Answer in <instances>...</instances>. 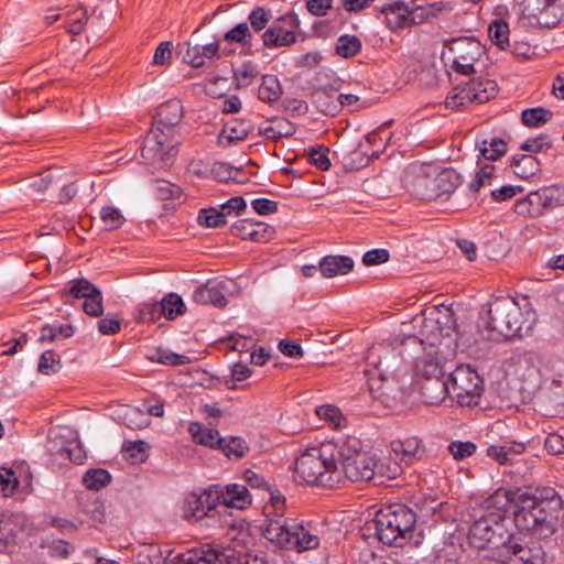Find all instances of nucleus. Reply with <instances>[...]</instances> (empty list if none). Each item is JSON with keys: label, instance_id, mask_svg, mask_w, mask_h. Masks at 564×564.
<instances>
[{"label": "nucleus", "instance_id": "obj_1", "mask_svg": "<svg viewBox=\"0 0 564 564\" xmlns=\"http://www.w3.org/2000/svg\"><path fill=\"white\" fill-rule=\"evenodd\" d=\"M489 501L510 505L517 529L540 540L551 538L564 518L563 500L553 487L498 489Z\"/></svg>", "mask_w": 564, "mask_h": 564}, {"label": "nucleus", "instance_id": "obj_2", "mask_svg": "<svg viewBox=\"0 0 564 564\" xmlns=\"http://www.w3.org/2000/svg\"><path fill=\"white\" fill-rule=\"evenodd\" d=\"M535 323L534 313L523 312L511 297H497L488 303L487 312L480 316L478 328L489 340L522 337Z\"/></svg>", "mask_w": 564, "mask_h": 564}, {"label": "nucleus", "instance_id": "obj_3", "mask_svg": "<svg viewBox=\"0 0 564 564\" xmlns=\"http://www.w3.org/2000/svg\"><path fill=\"white\" fill-rule=\"evenodd\" d=\"M273 517L267 514L262 528L264 538L284 550L303 552L316 549L319 545L317 530L311 523L304 524L295 519L283 517L282 509L285 499L272 496Z\"/></svg>", "mask_w": 564, "mask_h": 564}, {"label": "nucleus", "instance_id": "obj_4", "mask_svg": "<svg viewBox=\"0 0 564 564\" xmlns=\"http://www.w3.org/2000/svg\"><path fill=\"white\" fill-rule=\"evenodd\" d=\"M415 523L416 514L411 508L394 503L380 508L368 522V529H373L383 544L403 546L412 539Z\"/></svg>", "mask_w": 564, "mask_h": 564}, {"label": "nucleus", "instance_id": "obj_5", "mask_svg": "<svg viewBox=\"0 0 564 564\" xmlns=\"http://www.w3.org/2000/svg\"><path fill=\"white\" fill-rule=\"evenodd\" d=\"M337 442L306 449L295 462V474L310 485L332 487L337 475Z\"/></svg>", "mask_w": 564, "mask_h": 564}, {"label": "nucleus", "instance_id": "obj_6", "mask_svg": "<svg viewBox=\"0 0 564 564\" xmlns=\"http://www.w3.org/2000/svg\"><path fill=\"white\" fill-rule=\"evenodd\" d=\"M338 463L345 477L350 481H370L379 469L376 455L364 452L361 442L356 436H346L337 441Z\"/></svg>", "mask_w": 564, "mask_h": 564}, {"label": "nucleus", "instance_id": "obj_7", "mask_svg": "<svg viewBox=\"0 0 564 564\" xmlns=\"http://www.w3.org/2000/svg\"><path fill=\"white\" fill-rule=\"evenodd\" d=\"M459 183V174L452 169H445L438 173H430L421 169L417 173L406 176L409 192L422 200H435L448 196Z\"/></svg>", "mask_w": 564, "mask_h": 564}, {"label": "nucleus", "instance_id": "obj_8", "mask_svg": "<svg viewBox=\"0 0 564 564\" xmlns=\"http://www.w3.org/2000/svg\"><path fill=\"white\" fill-rule=\"evenodd\" d=\"M485 47L474 36H458L444 42L441 58L445 65L458 74L470 75L476 73L475 65L482 56Z\"/></svg>", "mask_w": 564, "mask_h": 564}, {"label": "nucleus", "instance_id": "obj_9", "mask_svg": "<svg viewBox=\"0 0 564 564\" xmlns=\"http://www.w3.org/2000/svg\"><path fill=\"white\" fill-rule=\"evenodd\" d=\"M514 8L531 26L551 29L564 19V0H516Z\"/></svg>", "mask_w": 564, "mask_h": 564}, {"label": "nucleus", "instance_id": "obj_10", "mask_svg": "<svg viewBox=\"0 0 564 564\" xmlns=\"http://www.w3.org/2000/svg\"><path fill=\"white\" fill-rule=\"evenodd\" d=\"M177 560L183 564H268L262 556L246 554L240 560L235 556L234 550L215 547L208 543L178 554Z\"/></svg>", "mask_w": 564, "mask_h": 564}, {"label": "nucleus", "instance_id": "obj_11", "mask_svg": "<svg viewBox=\"0 0 564 564\" xmlns=\"http://www.w3.org/2000/svg\"><path fill=\"white\" fill-rule=\"evenodd\" d=\"M451 398L469 405L482 393V379L470 366L459 365L448 376Z\"/></svg>", "mask_w": 564, "mask_h": 564}, {"label": "nucleus", "instance_id": "obj_12", "mask_svg": "<svg viewBox=\"0 0 564 564\" xmlns=\"http://www.w3.org/2000/svg\"><path fill=\"white\" fill-rule=\"evenodd\" d=\"M497 94V84L491 79H471L460 88L447 96L445 105L451 109L466 107L469 102L482 104L490 100Z\"/></svg>", "mask_w": 564, "mask_h": 564}, {"label": "nucleus", "instance_id": "obj_13", "mask_svg": "<svg viewBox=\"0 0 564 564\" xmlns=\"http://www.w3.org/2000/svg\"><path fill=\"white\" fill-rule=\"evenodd\" d=\"M175 142L169 134L151 129L141 150L142 158L159 170L169 169L174 161Z\"/></svg>", "mask_w": 564, "mask_h": 564}, {"label": "nucleus", "instance_id": "obj_14", "mask_svg": "<svg viewBox=\"0 0 564 564\" xmlns=\"http://www.w3.org/2000/svg\"><path fill=\"white\" fill-rule=\"evenodd\" d=\"M62 299L69 303V297L85 299L83 310L86 314L99 317L104 313L101 291L86 278L69 281L68 288L61 290Z\"/></svg>", "mask_w": 564, "mask_h": 564}, {"label": "nucleus", "instance_id": "obj_15", "mask_svg": "<svg viewBox=\"0 0 564 564\" xmlns=\"http://www.w3.org/2000/svg\"><path fill=\"white\" fill-rule=\"evenodd\" d=\"M62 299L69 303V297L85 299L83 310L86 314L99 317L104 313L101 291L86 278L69 281L68 288L61 290Z\"/></svg>", "mask_w": 564, "mask_h": 564}, {"label": "nucleus", "instance_id": "obj_16", "mask_svg": "<svg viewBox=\"0 0 564 564\" xmlns=\"http://www.w3.org/2000/svg\"><path fill=\"white\" fill-rule=\"evenodd\" d=\"M381 14L389 30L398 32L424 23V17L416 11V1L397 0L381 7Z\"/></svg>", "mask_w": 564, "mask_h": 564}, {"label": "nucleus", "instance_id": "obj_17", "mask_svg": "<svg viewBox=\"0 0 564 564\" xmlns=\"http://www.w3.org/2000/svg\"><path fill=\"white\" fill-rule=\"evenodd\" d=\"M498 511H487L474 521L469 529L468 539L471 544L482 549L487 543L497 544L496 535H501L502 521L506 518L502 503L497 505Z\"/></svg>", "mask_w": 564, "mask_h": 564}, {"label": "nucleus", "instance_id": "obj_18", "mask_svg": "<svg viewBox=\"0 0 564 564\" xmlns=\"http://www.w3.org/2000/svg\"><path fill=\"white\" fill-rule=\"evenodd\" d=\"M511 554L510 564H544V551L539 542L523 543L521 538L510 535L505 543Z\"/></svg>", "mask_w": 564, "mask_h": 564}, {"label": "nucleus", "instance_id": "obj_19", "mask_svg": "<svg viewBox=\"0 0 564 564\" xmlns=\"http://www.w3.org/2000/svg\"><path fill=\"white\" fill-rule=\"evenodd\" d=\"M554 197L550 189L543 188L529 193L524 198L518 199L513 209L514 213L523 217H539L545 210L552 208Z\"/></svg>", "mask_w": 564, "mask_h": 564}, {"label": "nucleus", "instance_id": "obj_20", "mask_svg": "<svg viewBox=\"0 0 564 564\" xmlns=\"http://www.w3.org/2000/svg\"><path fill=\"white\" fill-rule=\"evenodd\" d=\"M444 357L436 345L430 344L424 352L416 357L414 364L415 375L422 380L444 378Z\"/></svg>", "mask_w": 564, "mask_h": 564}, {"label": "nucleus", "instance_id": "obj_21", "mask_svg": "<svg viewBox=\"0 0 564 564\" xmlns=\"http://www.w3.org/2000/svg\"><path fill=\"white\" fill-rule=\"evenodd\" d=\"M367 362L379 371L382 380H386L395 375L400 365V355L394 348L379 345L369 350Z\"/></svg>", "mask_w": 564, "mask_h": 564}, {"label": "nucleus", "instance_id": "obj_22", "mask_svg": "<svg viewBox=\"0 0 564 564\" xmlns=\"http://www.w3.org/2000/svg\"><path fill=\"white\" fill-rule=\"evenodd\" d=\"M186 306L177 293H169L166 294L161 302L153 304H145L141 310V314L143 318H147L149 315V319L153 321L155 317H160L163 315L166 319H174L178 315L185 313Z\"/></svg>", "mask_w": 564, "mask_h": 564}, {"label": "nucleus", "instance_id": "obj_23", "mask_svg": "<svg viewBox=\"0 0 564 564\" xmlns=\"http://www.w3.org/2000/svg\"><path fill=\"white\" fill-rule=\"evenodd\" d=\"M182 118L183 107L181 101L177 99L169 100L158 108L152 129L161 132L163 137L164 134L171 135L173 128L180 123Z\"/></svg>", "mask_w": 564, "mask_h": 564}, {"label": "nucleus", "instance_id": "obj_24", "mask_svg": "<svg viewBox=\"0 0 564 564\" xmlns=\"http://www.w3.org/2000/svg\"><path fill=\"white\" fill-rule=\"evenodd\" d=\"M422 401L429 405L442 403L447 395L451 397L448 380L444 378H432L422 380L420 383Z\"/></svg>", "mask_w": 564, "mask_h": 564}, {"label": "nucleus", "instance_id": "obj_25", "mask_svg": "<svg viewBox=\"0 0 564 564\" xmlns=\"http://www.w3.org/2000/svg\"><path fill=\"white\" fill-rule=\"evenodd\" d=\"M312 102L321 113L326 116L334 117L340 111L337 89L332 86H324L315 89L312 95Z\"/></svg>", "mask_w": 564, "mask_h": 564}, {"label": "nucleus", "instance_id": "obj_26", "mask_svg": "<svg viewBox=\"0 0 564 564\" xmlns=\"http://www.w3.org/2000/svg\"><path fill=\"white\" fill-rule=\"evenodd\" d=\"M252 129L249 120L235 119L227 122L218 135V144L221 147H229L236 141L245 140Z\"/></svg>", "mask_w": 564, "mask_h": 564}, {"label": "nucleus", "instance_id": "obj_27", "mask_svg": "<svg viewBox=\"0 0 564 564\" xmlns=\"http://www.w3.org/2000/svg\"><path fill=\"white\" fill-rule=\"evenodd\" d=\"M354 268V260L348 256H325L318 263V270L324 278L347 274Z\"/></svg>", "mask_w": 564, "mask_h": 564}, {"label": "nucleus", "instance_id": "obj_28", "mask_svg": "<svg viewBox=\"0 0 564 564\" xmlns=\"http://www.w3.org/2000/svg\"><path fill=\"white\" fill-rule=\"evenodd\" d=\"M198 496L207 510L206 513H208L212 525L220 524V511L217 508L218 506L224 508L223 487L219 485L212 486Z\"/></svg>", "mask_w": 564, "mask_h": 564}, {"label": "nucleus", "instance_id": "obj_29", "mask_svg": "<svg viewBox=\"0 0 564 564\" xmlns=\"http://www.w3.org/2000/svg\"><path fill=\"white\" fill-rule=\"evenodd\" d=\"M525 451L524 443L503 442L501 445H490L487 448V455L497 463L505 465L511 464L516 457Z\"/></svg>", "mask_w": 564, "mask_h": 564}, {"label": "nucleus", "instance_id": "obj_30", "mask_svg": "<svg viewBox=\"0 0 564 564\" xmlns=\"http://www.w3.org/2000/svg\"><path fill=\"white\" fill-rule=\"evenodd\" d=\"M392 449L397 455H401V460L405 464H412L420 459L424 454L422 441L417 437H408L403 441H393Z\"/></svg>", "mask_w": 564, "mask_h": 564}, {"label": "nucleus", "instance_id": "obj_31", "mask_svg": "<svg viewBox=\"0 0 564 564\" xmlns=\"http://www.w3.org/2000/svg\"><path fill=\"white\" fill-rule=\"evenodd\" d=\"M263 45L268 48L290 46L296 42V35L283 30L279 23L273 21L262 34Z\"/></svg>", "mask_w": 564, "mask_h": 564}, {"label": "nucleus", "instance_id": "obj_32", "mask_svg": "<svg viewBox=\"0 0 564 564\" xmlns=\"http://www.w3.org/2000/svg\"><path fill=\"white\" fill-rule=\"evenodd\" d=\"M224 509L231 507L243 509L251 505V496L246 486L239 484H229L223 488Z\"/></svg>", "mask_w": 564, "mask_h": 564}, {"label": "nucleus", "instance_id": "obj_33", "mask_svg": "<svg viewBox=\"0 0 564 564\" xmlns=\"http://www.w3.org/2000/svg\"><path fill=\"white\" fill-rule=\"evenodd\" d=\"M188 432L195 443L214 449H218L221 442H224L217 430L208 429L199 422H192Z\"/></svg>", "mask_w": 564, "mask_h": 564}, {"label": "nucleus", "instance_id": "obj_34", "mask_svg": "<svg viewBox=\"0 0 564 564\" xmlns=\"http://www.w3.org/2000/svg\"><path fill=\"white\" fill-rule=\"evenodd\" d=\"M193 300L197 304H212L216 307H224L227 299L218 285H200L193 292Z\"/></svg>", "mask_w": 564, "mask_h": 564}, {"label": "nucleus", "instance_id": "obj_35", "mask_svg": "<svg viewBox=\"0 0 564 564\" xmlns=\"http://www.w3.org/2000/svg\"><path fill=\"white\" fill-rule=\"evenodd\" d=\"M271 122V124L259 129V133L270 140L276 141L284 137H291L296 131L294 123L285 118H273Z\"/></svg>", "mask_w": 564, "mask_h": 564}, {"label": "nucleus", "instance_id": "obj_36", "mask_svg": "<svg viewBox=\"0 0 564 564\" xmlns=\"http://www.w3.org/2000/svg\"><path fill=\"white\" fill-rule=\"evenodd\" d=\"M205 506L202 502V498H199L196 494H191L184 505V518L187 520L199 522L207 527H213L209 519L208 513H206Z\"/></svg>", "mask_w": 564, "mask_h": 564}, {"label": "nucleus", "instance_id": "obj_37", "mask_svg": "<svg viewBox=\"0 0 564 564\" xmlns=\"http://www.w3.org/2000/svg\"><path fill=\"white\" fill-rule=\"evenodd\" d=\"M75 334L72 324H45L40 329L37 341L40 344L54 343L58 337L70 338Z\"/></svg>", "mask_w": 564, "mask_h": 564}, {"label": "nucleus", "instance_id": "obj_38", "mask_svg": "<svg viewBox=\"0 0 564 564\" xmlns=\"http://www.w3.org/2000/svg\"><path fill=\"white\" fill-rule=\"evenodd\" d=\"M145 358L152 362L169 366H181L191 362L189 357L171 351L170 349L156 347L149 350Z\"/></svg>", "mask_w": 564, "mask_h": 564}, {"label": "nucleus", "instance_id": "obj_39", "mask_svg": "<svg viewBox=\"0 0 564 564\" xmlns=\"http://www.w3.org/2000/svg\"><path fill=\"white\" fill-rule=\"evenodd\" d=\"M540 163L531 154H516L511 160V167L517 176L529 178L539 171Z\"/></svg>", "mask_w": 564, "mask_h": 564}, {"label": "nucleus", "instance_id": "obj_40", "mask_svg": "<svg viewBox=\"0 0 564 564\" xmlns=\"http://www.w3.org/2000/svg\"><path fill=\"white\" fill-rule=\"evenodd\" d=\"M282 95V87L276 76L263 75L258 89V97L261 101L272 104Z\"/></svg>", "mask_w": 564, "mask_h": 564}, {"label": "nucleus", "instance_id": "obj_41", "mask_svg": "<svg viewBox=\"0 0 564 564\" xmlns=\"http://www.w3.org/2000/svg\"><path fill=\"white\" fill-rule=\"evenodd\" d=\"M553 117V112L549 109L536 107L522 111L521 121L530 128H539L549 122Z\"/></svg>", "mask_w": 564, "mask_h": 564}, {"label": "nucleus", "instance_id": "obj_42", "mask_svg": "<svg viewBox=\"0 0 564 564\" xmlns=\"http://www.w3.org/2000/svg\"><path fill=\"white\" fill-rule=\"evenodd\" d=\"M221 446L218 447L228 458H242L249 447L245 440L238 436L223 437Z\"/></svg>", "mask_w": 564, "mask_h": 564}, {"label": "nucleus", "instance_id": "obj_43", "mask_svg": "<svg viewBox=\"0 0 564 564\" xmlns=\"http://www.w3.org/2000/svg\"><path fill=\"white\" fill-rule=\"evenodd\" d=\"M111 481V475L102 468L89 469L83 476V484L87 489L99 490Z\"/></svg>", "mask_w": 564, "mask_h": 564}, {"label": "nucleus", "instance_id": "obj_44", "mask_svg": "<svg viewBox=\"0 0 564 564\" xmlns=\"http://www.w3.org/2000/svg\"><path fill=\"white\" fill-rule=\"evenodd\" d=\"M507 142L500 138L484 140L479 148L480 154L489 161H496L507 152Z\"/></svg>", "mask_w": 564, "mask_h": 564}, {"label": "nucleus", "instance_id": "obj_45", "mask_svg": "<svg viewBox=\"0 0 564 564\" xmlns=\"http://www.w3.org/2000/svg\"><path fill=\"white\" fill-rule=\"evenodd\" d=\"M258 75V66L252 62H246L234 70L235 85L237 88L248 87Z\"/></svg>", "mask_w": 564, "mask_h": 564}, {"label": "nucleus", "instance_id": "obj_46", "mask_svg": "<svg viewBox=\"0 0 564 564\" xmlns=\"http://www.w3.org/2000/svg\"><path fill=\"white\" fill-rule=\"evenodd\" d=\"M488 33L491 42L499 48L505 50L509 44V25L503 20H495L489 24Z\"/></svg>", "mask_w": 564, "mask_h": 564}, {"label": "nucleus", "instance_id": "obj_47", "mask_svg": "<svg viewBox=\"0 0 564 564\" xmlns=\"http://www.w3.org/2000/svg\"><path fill=\"white\" fill-rule=\"evenodd\" d=\"M361 42L356 35H341L337 40L336 53L345 58H349L359 53Z\"/></svg>", "mask_w": 564, "mask_h": 564}, {"label": "nucleus", "instance_id": "obj_48", "mask_svg": "<svg viewBox=\"0 0 564 564\" xmlns=\"http://www.w3.org/2000/svg\"><path fill=\"white\" fill-rule=\"evenodd\" d=\"M61 369V356L54 350H45L39 360L37 371L42 375L50 376L56 373Z\"/></svg>", "mask_w": 564, "mask_h": 564}, {"label": "nucleus", "instance_id": "obj_49", "mask_svg": "<svg viewBox=\"0 0 564 564\" xmlns=\"http://www.w3.org/2000/svg\"><path fill=\"white\" fill-rule=\"evenodd\" d=\"M197 220L199 225L208 228H217L227 224L224 214L215 207L202 208L198 213Z\"/></svg>", "mask_w": 564, "mask_h": 564}, {"label": "nucleus", "instance_id": "obj_50", "mask_svg": "<svg viewBox=\"0 0 564 564\" xmlns=\"http://www.w3.org/2000/svg\"><path fill=\"white\" fill-rule=\"evenodd\" d=\"M224 40L230 43L235 42L242 45H251L252 34L248 24L242 22L226 32Z\"/></svg>", "mask_w": 564, "mask_h": 564}, {"label": "nucleus", "instance_id": "obj_51", "mask_svg": "<svg viewBox=\"0 0 564 564\" xmlns=\"http://www.w3.org/2000/svg\"><path fill=\"white\" fill-rule=\"evenodd\" d=\"M315 413L321 420H324L335 429L340 427L341 421L344 420L340 410L332 404L316 406Z\"/></svg>", "mask_w": 564, "mask_h": 564}, {"label": "nucleus", "instance_id": "obj_52", "mask_svg": "<svg viewBox=\"0 0 564 564\" xmlns=\"http://www.w3.org/2000/svg\"><path fill=\"white\" fill-rule=\"evenodd\" d=\"M100 218L108 230L120 228L124 221V217L121 212L112 206H104L100 209Z\"/></svg>", "mask_w": 564, "mask_h": 564}, {"label": "nucleus", "instance_id": "obj_53", "mask_svg": "<svg viewBox=\"0 0 564 564\" xmlns=\"http://www.w3.org/2000/svg\"><path fill=\"white\" fill-rule=\"evenodd\" d=\"M19 486V479L15 473L10 468L0 470V494L3 497L12 496Z\"/></svg>", "mask_w": 564, "mask_h": 564}, {"label": "nucleus", "instance_id": "obj_54", "mask_svg": "<svg viewBox=\"0 0 564 564\" xmlns=\"http://www.w3.org/2000/svg\"><path fill=\"white\" fill-rule=\"evenodd\" d=\"M272 18L271 10L263 7H257L249 13L248 20L253 31L260 32L265 29L270 19Z\"/></svg>", "mask_w": 564, "mask_h": 564}, {"label": "nucleus", "instance_id": "obj_55", "mask_svg": "<svg viewBox=\"0 0 564 564\" xmlns=\"http://www.w3.org/2000/svg\"><path fill=\"white\" fill-rule=\"evenodd\" d=\"M154 191L156 197L162 200L177 199L182 195L181 187L167 181H156Z\"/></svg>", "mask_w": 564, "mask_h": 564}, {"label": "nucleus", "instance_id": "obj_56", "mask_svg": "<svg viewBox=\"0 0 564 564\" xmlns=\"http://www.w3.org/2000/svg\"><path fill=\"white\" fill-rule=\"evenodd\" d=\"M328 151L326 147L311 148L307 152L310 163L321 171H327L330 166V161L327 156Z\"/></svg>", "mask_w": 564, "mask_h": 564}, {"label": "nucleus", "instance_id": "obj_57", "mask_svg": "<svg viewBox=\"0 0 564 564\" xmlns=\"http://www.w3.org/2000/svg\"><path fill=\"white\" fill-rule=\"evenodd\" d=\"M436 323L440 325V332L442 335L449 337L456 329V319L451 308L444 307L443 311L437 312Z\"/></svg>", "mask_w": 564, "mask_h": 564}, {"label": "nucleus", "instance_id": "obj_58", "mask_svg": "<svg viewBox=\"0 0 564 564\" xmlns=\"http://www.w3.org/2000/svg\"><path fill=\"white\" fill-rule=\"evenodd\" d=\"M238 173V169L224 162H216L212 166V174L219 182L237 181Z\"/></svg>", "mask_w": 564, "mask_h": 564}, {"label": "nucleus", "instance_id": "obj_59", "mask_svg": "<svg viewBox=\"0 0 564 564\" xmlns=\"http://www.w3.org/2000/svg\"><path fill=\"white\" fill-rule=\"evenodd\" d=\"M88 21L87 11L83 8L74 10L67 23V31L74 35H78L84 31Z\"/></svg>", "mask_w": 564, "mask_h": 564}, {"label": "nucleus", "instance_id": "obj_60", "mask_svg": "<svg viewBox=\"0 0 564 564\" xmlns=\"http://www.w3.org/2000/svg\"><path fill=\"white\" fill-rule=\"evenodd\" d=\"M552 148V142L546 134H539L535 138L524 141L520 149L530 153H539Z\"/></svg>", "mask_w": 564, "mask_h": 564}, {"label": "nucleus", "instance_id": "obj_61", "mask_svg": "<svg viewBox=\"0 0 564 564\" xmlns=\"http://www.w3.org/2000/svg\"><path fill=\"white\" fill-rule=\"evenodd\" d=\"M448 452L453 455L456 460H462L471 456L476 452V445L470 442L453 441L448 445Z\"/></svg>", "mask_w": 564, "mask_h": 564}, {"label": "nucleus", "instance_id": "obj_62", "mask_svg": "<svg viewBox=\"0 0 564 564\" xmlns=\"http://www.w3.org/2000/svg\"><path fill=\"white\" fill-rule=\"evenodd\" d=\"M57 453L66 454L67 457L75 464H83L84 459L86 458L85 451L77 440L67 442L66 445L57 449Z\"/></svg>", "mask_w": 564, "mask_h": 564}, {"label": "nucleus", "instance_id": "obj_63", "mask_svg": "<svg viewBox=\"0 0 564 564\" xmlns=\"http://www.w3.org/2000/svg\"><path fill=\"white\" fill-rule=\"evenodd\" d=\"M247 208V203L242 196H234L228 199L226 203L220 205L219 210L224 214V218L226 219L228 216L235 215L240 216L242 212Z\"/></svg>", "mask_w": 564, "mask_h": 564}, {"label": "nucleus", "instance_id": "obj_64", "mask_svg": "<svg viewBox=\"0 0 564 564\" xmlns=\"http://www.w3.org/2000/svg\"><path fill=\"white\" fill-rule=\"evenodd\" d=\"M544 448L551 455L564 454V436L560 433H550L544 440Z\"/></svg>", "mask_w": 564, "mask_h": 564}]
</instances>
